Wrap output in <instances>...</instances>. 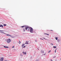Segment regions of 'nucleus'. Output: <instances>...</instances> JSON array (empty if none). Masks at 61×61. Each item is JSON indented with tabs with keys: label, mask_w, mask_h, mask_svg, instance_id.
<instances>
[{
	"label": "nucleus",
	"mask_w": 61,
	"mask_h": 61,
	"mask_svg": "<svg viewBox=\"0 0 61 61\" xmlns=\"http://www.w3.org/2000/svg\"><path fill=\"white\" fill-rule=\"evenodd\" d=\"M28 28H29L30 29V33H33V29L32 28L29 27L28 26L27 27L25 28V30H27Z\"/></svg>",
	"instance_id": "nucleus-1"
},
{
	"label": "nucleus",
	"mask_w": 61,
	"mask_h": 61,
	"mask_svg": "<svg viewBox=\"0 0 61 61\" xmlns=\"http://www.w3.org/2000/svg\"><path fill=\"white\" fill-rule=\"evenodd\" d=\"M11 42V40L10 39H8L7 40V42L8 43H9Z\"/></svg>",
	"instance_id": "nucleus-2"
},
{
	"label": "nucleus",
	"mask_w": 61,
	"mask_h": 61,
	"mask_svg": "<svg viewBox=\"0 0 61 61\" xmlns=\"http://www.w3.org/2000/svg\"><path fill=\"white\" fill-rule=\"evenodd\" d=\"M4 58V57H2L0 59V61H3V60Z\"/></svg>",
	"instance_id": "nucleus-3"
},
{
	"label": "nucleus",
	"mask_w": 61,
	"mask_h": 61,
	"mask_svg": "<svg viewBox=\"0 0 61 61\" xmlns=\"http://www.w3.org/2000/svg\"><path fill=\"white\" fill-rule=\"evenodd\" d=\"M24 46H25V44H22V47L23 48L24 47Z\"/></svg>",
	"instance_id": "nucleus-4"
},
{
	"label": "nucleus",
	"mask_w": 61,
	"mask_h": 61,
	"mask_svg": "<svg viewBox=\"0 0 61 61\" xmlns=\"http://www.w3.org/2000/svg\"><path fill=\"white\" fill-rule=\"evenodd\" d=\"M0 33L1 34H6V33H4V32H0Z\"/></svg>",
	"instance_id": "nucleus-5"
},
{
	"label": "nucleus",
	"mask_w": 61,
	"mask_h": 61,
	"mask_svg": "<svg viewBox=\"0 0 61 61\" xmlns=\"http://www.w3.org/2000/svg\"><path fill=\"white\" fill-rule=\"evenodd\" d=\"M4 47L5 48H8V47L7 46H4Z\"/></svg>",
	"instance_id": "nucleus-6"
},
{
	"label": "nucleus",
	"mask_w": 61,
	"mask_h": 61,
	"mask_svg": "<svg viewBox=\"0 0 61 61\" xmlns=\"http://www.w3.org/2000/svg\"><path fill=\"white\" fill-rule=\"evenodd\" d=\"M23 54H25V55H26V52H24L23 51Z\"/></svg>",
	"instance_id": "nucleus-7"
},
{
	"label": "nucleus",
	"mask_w": 61,
	"mask_h": 61,
	"mask_svg": "<svg viewBox=\"0 0 61 61\" xmlns=\"http://www.w3.org/2000/svg\"><path fill=\"white\" fill-rule=\"evenodd\" d=\"M0 31L1 32H4V31L7 32V31H5V30H0Z\"/></svg>",
	"instance_id": "nucleus-8"
},
{
	"label": "nucleus",
	"mask_w": 61,
	"mask_h": 61,
	"mask_svg": "<svg viewBox=\"0 0 61 61\" xmlns=\"http://www.w3.org/2000/svg\"><path fill=\"white\" fill-rule=\"evenodd\" d=\"M0 27H3L4 26H3V25H0Z\"/></svg>",
	"instance_id": "nucleus-9"
},
{
	"label": "nucleus",
	"mask_w": 61,
	"mask_h": 61,
	"mask_svg": "<svg viewBox=\"0 0 61 61\" xmlns=\"http://www.w3.org/2000/svg\"><path fill=\"white\" fill-rule=\"evenodd\" d=\"M25 44H28V43L27 41H26V42L25 43Z\"/></svg>",
	"instance_id": "nucleus-10"
},
{
	"label": "nucleus",
	"mask_w": 61,
	"mask_h": 61,
	"mask_svg": "<svg viewBox=\"0 0 61 61\" xmlns=\"http://www.w3.org/2000/svg\"><path fill=\"white\" fill-rule=\"evenodd\" d=\"M51 50H50V51H48V53H50V52H51Z\"/></svg>",
	"instance_id": "nucleus-11"
},
{
	"label": "nucleus",
	"mask_w": 61,
	"mask_h": 61,
	"mask_svg": "<svg viewBox=\"0 0 61 61\" xmlns=\"http://www.w3.org/2000/svg\"><path fill=\"white\" fill-rule=\"evenodd\" d=\"M4 26H5L6 25L5 24H4L3 25Z\"/></svg>",
	"instance_id": "nucleus-12"
},
{
	"label": "nucleus",
	"mask_w": 61,
	"mask_h": 61,
	"mask_svg": "<svg viewBox=\"0 0 61 61\" xmlns=\"http://www.w3.org/2000/svg\"><path fill=\"white\" fill-rule=\"evenodd\" d=\"M44 34H46V35H47L48 36H49V34H47L46 33H44Z\"/></svg>",
	"instance_id": "nucleus-13"
},
{
	"label": "nucleus",
	"mask_w": 61,
	"mask_h": 61,
	"mask_svg": "<svg viewBox=\"0 0 61 61\" xmlns=\"http://www.w3.org/2000/svg\"><path fill=\"white\" fill-rule=\"evenodd\" d=\"M57 39H58V38L57 37H56V40H57Z\"/></svg>",
	"instance_id": "nucleus-14"
},
{
	"label": "nucleus",
	"mask_w": 61,
	"mask_h": 61,
	"mask_svg": "<svg viewBox=\"0 0 61 61\" xmlns=\"http://www.w3.org/2000/svg\"><path fill=\"white\" fill-rule=\"evenodd\" d=\"M6 35V36H10V35H8V34H7V35Z\"/></svg>",
	"instance_id": "nucleus-15"
},
{
	"label": "nucleus",
	"mask_w": 61,
	"mask_h": 61,
	"mask_svg": "<svg viewBox=\"0 0 61 61\" xmlns=\"http://www.w3.org/2000/svg\"><path fill=\"white\" fill-rule=\"evenodd\" d=\"M23 31H24V32H25V29H24L23 30Z\"/></svg>",
	"instance_id": "nucleus-16"
},
{
	"label": "nucleus",
	"mask_w": 61,
	"mask_h": 61,
	"mask_svg": "<svg viewBox=\"0 0 61 61\" xmlns=\"http://www.w3.org/2000/svg\"><path fill=\"white\" fill-rule=\"evenodd\" d=\"M53 47H54V48H56V46H54Z\"/></svg>",
	"instance_id": "nucleus-17"
},
{
	"label": "nucleus",
	"mask_w": 61,
	"mask_h": 61,
	"mask_svg": "<svg viewBox=\"0 0 61 61\" xmlns=\"http://www.w3.org/2000/svg\"><path fill=\"white\" fill-rule=\"evenodd\" d=\"M19 44H20V43H21V42H20V41H19Z\"/></svg>",
	"instance_id": "nucleus-18"
},
{
	"label": "nucleus",
	"mask_w": 61,
	"mask_h": 61,
	"mask_svg": "<svg viewBox=\"0 0 61 61\" xmlns=\"http://www.w3.org/2000/svg\"><path fill=\"white\" fill-rule=\"evenodd\" d=\"M51 44L52 46H53V43H51Z\"/></svg>",
	"instance_id": "nucleus-19"
},
{
	"label": "nucleus",
	"mask_w": 61,
	"mask_h": 61,
	"mask_svg": "<svg viewBox=\"0 0 61 61\" xmlns=\"http://www.w3.org/2000/svg\"><path fill=\"white\" fill-rule=\"evenodd\" d=\"M25 47V46L23 47L22 48H24Z\"/></svg>",
	"instance_id": "nucleus-20"
},
{
	"label": "nucleus",
	"mask_w": 61,
	"mask_h": 61,
	"mask_svg": "<svg viewBox=\"0 0 61 61\" xmlns=\"http://www.w3.org/2000/svg\"><path fill=\"white\" fill-rule=\"evenodd\" d=\"M12 48H14V46H13L12 47Z\"/></svg>",
	"instance_id": "nucleus-21"
},
{
	"label": "nucleus",
	"mask_w": 61,
	"mask_h": 61,
	"mask_svg": "<svg viewBox=\"0 0 61 61\" xmlns=\"http://www.w3.org/2000/svg\"><path fill=\"white\" fill-rule=\"evenodd\" d=\"M25 27L24 26H21V27Z\"/></svg>",
	"instance_id": "nucleus-22"
},
{
	"label": "nucleus",
	"mask_w": 61,
	"mask_h": 61,
	"mask_svg": "<svg viewBox=\"0 0 61 61\" xmlns=\"http://www.w3.org/2000/svg\"><path fill=\"white\" fill-rule=\"evenodd\" d=\"M55 53H56V50L55 51Z\"/></svg>",
	"instance_id": "nucleus-23"
},
{
	"label": "nucleus",
	"mask_w": 61,
	"mask_h": 61,
	"mask_svg": "<svg viewBox=\"0 0 61 61\" xmlns=\"http://www.w3.org/2000/svg\"><path fill=\"white\" fill-rule=\"evenodd\" d=\"M11 37H12V38H14V37H13L12 36Z\"/></svg>",
	"instance_id": "nucleus-24"
},
{
	"label": "nucleus",
	"mask_w": 61,
	"mask_h": 61,
	"mask_svg": "<svg viewBox=\"0 0 61 61\" xmlns=\"http://www.w3.org/2000/svg\"><path fill=\"white\" fill-rule=\"evenodd\" d=\"M58 42H59V40H58Z\"/></svg>",
	"instance_id": "nucleus-25"
},
{
	"label": "nucleus",
	"mask_w": 61,
	"mask_h": 61,
	"mask_svg": "<svg viewBox=\"0 0 61 61\" xmlns=\"http://www.w3.org/2000/svg\"><path fill=\"white\" fill-rule=\"evenodd\" d=\"M10 37H12V36H11V35H10Z\"/></svg>",
	"instance_id": "nucleus-26"
},
{
	"label": "nucleus",
	"mask_w": 61,
	"mask_h": 61,
	"mask_svg": "<svg viewBox=\"0 0 61 61\" xmlns=\"http://www.w3.org/2000/svg\"><path fill=\"white\" fill-rule=\"evenodd\" d=\"M51 31H53V30H51Z\"/></svg>",
	"instance_id": "nucleus-27"
},
{
	"label": "nucleus",
	"mask_w": 61,
	"mask_h": 61,
	"mask_svg": "<svg viewBox=\"0 0 61 61\" xmlns=\"http://www.w3.org/2000/svg\"><path fill=\"white\" fill-rule=\"evenodd\" d=\"M42 39V40H43V39Z\"/></svg>",
	"instance_id": "nucleus-28"
},
{
	"label": "nucleus",
	"mask_w": 61,
	"mask_h": 61,
	"mask_svg": "<svg viewBox=\"0 0 61 61\" xmlns=\"http://www.w3.org/2000/svg\"><path fill=\"white\" fill-rule=\"evenodd\" d=\"M29 30L28 29V31H29Z\"/></svg>",
	"instance_id": "nucleus-29"
},
{
	"label": "nucleus",
	"mask_w": 61,
	"mask_h": 61,
	"mask_svg": "<svg viewBox=\"0 0 61 61\" xmlns=\"http://www.w3.org/2000/svg\"><path fill=\"white\" fill-rule=\"evenodd\" d=\"M45 54H44V55H45Z\"/></svg>",
	"instance_id": "nucleus-30"
},
{
	"label": "nucleus",
	"mask_w": 61,
	"mask_h": 61,
	"mask_svg": "<svg viewBox=\"0 0 61 61\" xmlns=\"http://www.w3.org/2000/svg\"><path fill=\"white\" fill-rule=\"evenodd\" d=\"M44 38V39H45V38Z\"/></svg>",
	"instance_id": "nucleus-31"
}]
</instances>
